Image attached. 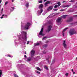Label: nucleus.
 <instances>
[{"instance_id":"46","label":"nucleus","mask_w":77,"mask_h":77,"mask_svg":"<svg viewBox=\"0 0 77 77\" xmlns=\"http://www.w3.org/2000/svg\"><path fill=\"white\" fill-rule=\"evenodd\" d=\"M1 3H2V0L0 1V4Z\"/></svg>"},{"instance_id":"13","label":"nucleus","mask_w":77,"mask_h":77,"mask_svg":"<svg viewBox=\"0 0 77 77\" xmlns=\"http://www.w3.org/2000/svg\"><path fill=\"white\" fill-rule=\"evenodd\" d=\"M5 16V18H7V17H8V16L7 15H5V14H3L2 15V17H0V18H1V19H2V18H3Z\"/></svg>"},{"instance_id":"36","label":"nucleus","mask_w":77,"mask_h":77,"mask_svg":"<svg viewBox=\"0 0 77 77\" xmlns=\"http://www.w3.org/2000/svg\"><path fill=\"white\" fill-rule=\"evenodd\" d=\"M65 75H66V76H67V75H68V73H66V74H65Z\"/></svg>"},{"instance_id":"21","label":"nucleus","mask_w":77,"mask_h":77,"mask_svg":"<svg viewBox=\"0 0 77 77\" xmlns=\"http://www.w3.org/2000/svg\"><path fill=\"white\" fill-rule=\"evenodd\" d=\"M70 5H65L63 6V8H66V7H69V6H70Z\"/></svg>"},{"instance_id":"47","label":"nucleus","mask_w":77,"mask_h":77,"mask_svg":"<svg viewBox=\"0 0 77 77\" xmlns=\"http://www.w3.org/2000/svg\"><path fill=\"white\" fill-rule=\"evenodd\" d=\"M47 0H44V2H46Z\"/></svg>"},{"instance_id":"31","label":"nucleus","mask_w":77,"mask_h":77,"mask_svg":"<svg viewBox=\"0 0 77 77\" xmlns=\"http://www.w3.org/2000/svg\"><path fill=\"white\" fill-rule=\"evenodd\" d=\"M27 43H26V44H27V45H28V44H29L30 42V41H27Z\"/></svg>"},{"instance_id":"48","label":"nucleus","mask_w":77,"mask_h":77,"mask_svg":"<svg viewBox=\"0 0 77 77\" xmlns=\"http://www.w3.org/2000/svg\"><path fill=\"white\" fill-rule=\"evenodd\" d=\"M65 1H63V3H65Z\"/></svg>"},{"instance_id":"11","label":"nucleus","mask_w":77,"mask_h":77,"mask_svg":"<svg viewBox=\"0 0 77 77\" xmlns=\"http://www.w3.org/2000/svg\"><path fill=\"white\" fill-rule=\"evenodd\" d=\"M57 4L58 5H55L54 6V8H57V7H59V6H60V5H61V4H60V2H58Z\"/></svg>"},{"instance_id":"43","label":"nucleus","mask_w":77,"mask_h":77,"mask_svg":"<svg viewBox=\"0 0 77 77\" xmlns=\"http://www.w3.org/2000/svg\"><path fill=\"white\" fill-rule=\"evenodd\" d=\"M37 58H38V59H40V57L38 56L37 57Z\"/></svg>"},{"instance_id":"16","label":"nucleus","mask_w":77,"mask_h":77,"mask_svg":"<svg viewBox=\"0 0 77 77\" xmlns=\"http://www.w3.org/2000/svg\"><path fill=\"white\" fill-rule=\"evenodd\" d=\"M68 28H65L63 31V36H64V32H65V31H66L67 29H68Z\"/></svg>"},{"instance_id":"23","label":"nucleus","mask_w":77,"mask_h":77,"mask_svg":"<svg viewBox=\"0 0 77 77\" xmlns=\"http://www.w3.org/2000/svg\"><path fill=\"white\" fill-rule=\"evenodd\" d=\"M39 45V44L38 43H37L35 44V46H38V45Z\"/></svg>"},{"instance_id":"14","label":"nucleus","mask_w":77,"mask_h":77,"mask_svg":"<svg viewBox=\"0 0 77 77\" xmlns=\"http://www.w3.org/2000/svg\"><path fill=\"white\" fill-rule=\"evenodd\" d=\"M53 9V6H51L48 8V11H50Z\"/></svg>"},{"instance_id":"28","label":"nucleus","mask_w":77,"mask_h":77,"mask_svg":"<svg viewBox=\"0 0 77 77\" xmlns=\"http://www.w3.org/2000/svg\"><path fill=\"white\" fill-rule=\"evenodd\" d=\"M75 1L74 0H71L70 1H69V2H71L72 3H74V2Z\"/></svg>"},{"instance_id":"3","label":"nucleus","mask_w":77,"mask_h":77,"mask_svg":"<svg viewBox=\"0 0 77 77\" xmlns=\"http://www.w3.org/2000/svg\"><path fill=\"white\" fill-rule=\"evenodd\" d=\"M76 33H77V31L74 29H71L69 31V34L70 35H72Z\"/></svg>"},{"instance_id":"6","label":"nucleus","mask_w":77,"mask_h":77,"mask_svg":"<svg viewBox=\"0 0 77 77\" xmlns=\"http://www.w3.org/2000/svg\"><path fill=\"white\" fill-rule=\"evenodd\" d=\"M43 12V10L42 9H40L38 10L37 11V15L38 16H39V15H41V14H42Z\"/></svg>"},{"instance_id":"27","label":"nucleus","mask_w":77,"mask_h":77,"mask_svg":"<svg viewBox=\"0 0 77 77\" xmlns=\"http://www.w3.org/2000/svg\"><path fill=\"white\" fill-rule=\"evenodd\" d=\"M2 74V71L1 70H0V77H1Z\"/></svg>"},{"instance_id":"32","label":"nucleus","mask_w":77,"mask_h":77,"mask_svg":"<svg viewBox=\"0 0 77 77\" xmlns=\"http://www.w3.org/2000/svg\"><path fill=\"white\" fill-rule=\"evenodd\" d=\"M72 72L73 73V74H75V72H74V71L73 70V69H72Z\"/></svg>"},{"instance_id":"5","label":"nucleus","mask_w":77,"mask_h":77,"mask_svg":"<svg viewBox=\"0 0 77 77\" xmlns=\"http://www.w3.org/2000/svg\"><path fill=\"white\" fill-rule=\"evenodd\" d=\"M62 20V19L61 18H58V19L56 20V22L57 24H60V23H61V22H62V21H61V20Z\"/></svg>"},{"instance_id":"22","label":"nucleus","mask_w":77,"mask_h":77,"mask_svg":"<svg viewBox=\"0 0 77 77\" xmlns=\"http://www.w3.org/2000/svg\"><path fill=\"white\" fill-rule=\"evenodd\" d=\"M14 10V7H12L11 9V11H13Z\"/></svg>"},{"instance_id":"19","label":"nucleus","mask_w":77,"mask_h":77,"mask_svg":"<svg viewBox=\"0 0 77 77\" xmlns=\"http://www.w3.org/2000/svg\"><path fill=\"white\" fill-rule=\"evenodd\" d=\"M43 7V5L42 4H41L39 5V9H42Z\"/></svg>"},{"instance_id":"37","label":"nucleus","mask_w":77,"mask_h":77,"mask_svg":"<svg viewBox=\"0 0 77 77\" xmlns=\"http://www.w3.org/2000/svg\"><path fill=\"white\" fill-rule=\"evenodd\" d=\"M38 74H40V72H39L38 71H37L36 72Z\"/></svg>"},{"instance_id":"24","label":"nucleus","mask_w":77,"mask_h":77,"mask_svg":"<svg viewBox=\"0 0 77 77\" xmlns=\"http://www.w3.org/2000/svg\"><path fill=\"white\" fill-rule=\"evenodd\" d=\"M36 69L37 70H39V71H41L42 70V69H41L38 67H37Z\"/></svg>"},{"instance_id":"26","label":"nucleus","mask_w":77,"mask_h":77,"mask_svg":"<svg viewBox=\"0 0 77 77\" xmlns=\"http://www.w3.org/2000/svg\"><path fill=\"white\" fill-rule=\"evenodd\" d=\"M66 15H64L62 16V17H63V18L64 19V18H66Z\"/></svg>"},{"instance_id":"1","label":"nucleus","mask_w":77,"mask_h":77,"mask_svg":"<svg viewBox=\"0 0 77 77\" xmlns=\"http://www.w3.org/2000/svg\"><path fill=\"white\" fill-rule=\"evenodd\" d=\"M21 34L20 35V37H19V40H21L23 41V44H26V41L27 40V35H26V32L22 31L21 32Z\"/></svg>"},{"instance_id":"8","label":"nucleus","mask_w":77,"mask_h":77,"mask_svg":"<svg viewBox=\"0 0 77 77\" xmlns=\"http://www.w3.org/2000/svg\"><path fill=\"white\" fill-rule=\"evenodd\" d=\"M52 27V26H51V25L48 26V32H50V31L51 30Z\"/></svg>"},{"instance_id":"45","label":"nucleus","mask_w":77,"mask_h":77,"mask_svg":"<svg viewBox=\"0 0 77 77\" xmlns=\"http://www.w3.org/2000/svg\"><path fill=\"white\" fill-rule=\"evenodd\" d=\"M44 51H44V52H43V53L44 54H45L46 53L45 52H44Z\"/></svg>"},{"instance_id":"33","label":"nucleus","mask_w":77,"mask_h":77,"mask_svg":"<svg viewBox=\"0 0 77 77\" xmlns=\"http://www.w3.org/2000/svg\"><path fill=\"white\" fill-rule=\"evenodd\" d=\"M46 14V12H44L43 14V15H45V14Z\"/></svg>"},{"instance_id":"12","label":"nucleus","mask_w":77,"mask_h":77,"mask_svg":"<svg viewBox=\"0 0 77 77\" xmlns=\"http://www.w3.org/2000/svg\"><path fill=\"white\" fill-rule=\"evenodd\" d=\"M63 45L64 48H66V47L67 45L66 44V43H65V40H64Z\"/></svg>"},{"instance_id":"30","label":"nucleus","mask_w":77,"mask_h":77,"mask_svg":"<svg viewBox=\"0 0 77 77\" xmlns=\"http://www.w3.org/2000/svg\"><path fill=\"white\" fill-rule=\"evenodd\" d=\"M39 3H42V1H38Z\"/></svg>"},{"instance_id":"25","label":"nucleus","mask_w":77,"mask_h":77,"mask_svg":"<svg viewBox=\"0 0 77 77\" xmlns=\"http://www.w3.org/2000/svg\"><path fill=\"white\" fill-rule=\"evenodd\" d=\"M5 56L7 57H11V56L9 54L6 55Z\"/></svg>"},{"instance_id":"41","label":"nucleus","mask_w":77,"mask_h":77,"mask_svg":"<svg viewBox=\"0 0 77 77\" xmlns=\"http://www.w3.org/2000/svg\"><path fill=\"white\" fill-rule=\"evenodd\" d=\"M45 38H46V37H44L43 38V40H44V39H45Z\"/></svg>"},{"instance_id":"20","label":"nucleus","mask_w":77,"mask_h":77,"mask_svg":"<svg viewBox=\"0 0 77 77\" xmlns=\"http://www.w3.org/2000/svg\"><path fill=\"white\" fill-rule=\"evenodd\" d=\"M29 2H26V4L25 5L26 6V8H27V7H29Z\"/></svg>"},{"instance_id":"51","label":"nucleus","mask_w":77,"mask_h":77,"mask_svg":"<svg viewBox=\"0 0 77 77\" xmlns=\"http://www.w3.org/2000/svg\"><path fill=\"white\" fill-rule=\"evenodd\" d=\"M45 25H46L45 24L44 25V26H45Z\"/></svg>"},{"instance_id":"4","label":"nucleus","mask_w":77,"mask_h":77,"mask_svg":"<svg viewBox=\"0 0 77 77\" xmlns=\"http://www.w3.org/2000/svg\"><path fill=\"white\" fill-rule=\"evenodd\" d=\"M44 30V26H42L41 28V30L39 33V35H41V36H44L45 34L43 33V30Z\"/></svg>"},{"instance_id":"52","label":"nucleus","mask_w":77,"mask_h":77,"mask_svg":"<svg viewBox=\"0 0 77 77\" xmlns=\"http://www.w3.org/2000/svg\"><path fill=\"white\" fill-rule=\"evenodd\" d=\"M75 17H77V15H75Z\"/></svg>"},{"instance_id":"18","label":"nucleus","mask_w":77,"mask_h":77,"mask_svg":"<svg viewBox=\"0 0 77 77\" xmlns=\"http://www.w3.org/2000/svg\"><path fill=\"white\" fill-rule=\"evenodd\" d=\"M73 20V19H72V18H70V19H69V20H68V22H71V21H72V20Z\"/></svg>"},{"instance_id":"15","label":"nucleus","mask_w":77,"mask_h":77,"mask_svg":"<svg viewBox=\"0 0 77 77\" xmlns=\"http://www.w3.org/2000/svg\"><path fill=\"white\" fill-rule=\"evenodd\" d=\"M31 60H32V57H29L27 58L26 61L29 62V61H30Z\"/></svg>"},{"instance_id":"44","label":"nucleus","mask_w":77,"mask_h":77,"mask_svg":"<svg viewBox=\"0 0 77 77\" xmlns=\"http://www.w3.org/2000/svg\"><path fill=\"white\" fill-rule=\"evenodd\" d=\"M14 0H12V3L14 2Z\"/></svg>"},{"instance_id":"40","label":"nucleus","mask_w":77,"mask_h":77,"mask_svg":"<svg viewBox=\"0 0 77 77\" xmlns=\"http://www.w3.org/2000/svg\"><path fill=\"white\" fill-rule=\"evenodd\" d=\"M8 4V2H6L5 3V5H6Z\"/></svg>"},{"instance_id":"50","label":"nucleus","mask_w":77,"mask_h":77,"mask_svg":"<svg viewBox=\"0 0 77 77\" xmlns=\"http://www.w3.org/2000/svg\"><path fill=\"white\" fill-rule=\"evenodd\" d=\"M25 54H26V52H25Z\"/></svg>"},{"instance_id":"35","label":"nucleus","mask_w":77,"mask_h":77,"mask_svg":"<svg viewBox=\"0 0 77 77\" xmlns=\"http://www.w3.org/2000/svg\"><path fill=\"white\" fill-rule=\"evenodd\" d=\"M65 11V9H61L60 10V11Z\"/></svg>"},{"instance_id":"10","label":"nucleus","mask_w":77,"mask_h":77,"mask_svg":"<svg viewBox=\"0 0 77 77\" xmlns=\"http://www.w3.org/2000/svg\"><path fill=\"white\" fill-rule=\"evenodd\" d=\"M51 2H50V1H47V2L45 4V7H46V6H48V4H50Z\"/></svg>"},{"instance_id":"7","label":"nucleus","mask_w":77,"mask_h":77,"mask_svg":"<svg viewBox=\"0 0 77 77\" xmlns=\"http://www.w3.org/2000/svg\"><path fill=\"white\" fill-rule=\"evenodd\" d=\"M16 41H17V39H15L14 40V43L15 44V46L16 47H18V42H16Z\"/></svg>"},{"instance_id":"53","label":"nucleus","mask_w":77,"mask_h":77,"mask_svg":"<svg viewBox=\"0 0 77 77\" xmlns=\"http://www.w3.org/2000/svg\"><path fill=\"white\" fill-rule=\"evenodd\" d=\"M48 62L49 63V61H48Z\"/></svg>"},{"instance_id":"39","label":"nucleus","mask_w":77,"mask_h":77,"mask_svg":"<svg viewBox=\"0 0 77 77\" xmlns=\"http://www.w3.org/2000/svg\"><path fill=\"white\" fill-rule=\"evenodd\" d=\"M24 57H25V58H27V56H26V55H24Z\"/></svg>"},{"instance_id":"9","label":"nucleus","mask_w":77,"mask_h":77,"mask_svg":"<svg viewBox=\"0 0 77 77\" xmlns=\"http://www.w3.org/2000/svg\"><path fill=\"white\" fill-rule=\"evenodd\" d=\"M35 51L32 49L31 51L30 54L31 56H34Z\"/></svg>"},{"instance_id":"42","label":"nucleus","mask_w":77,"mask_h":77,"mask_svg":"<svg viewBox=\"0 0 77 77\" xmlns=\"http://www.w3.org/2000/svg\"><path fill=\"white\" fill-rule=\"evenodd\" d=\"M54 11H57V9H54Z\"/></svg>"},{"instance_id":"38","label":"nucleus","mask_w":77,"mask_h":77,"mask_svg":"<svg viewBox=\"0 0 77 77\" xmlns=\"http://www.w3.org/2000/svg\"><path fill=\"white\" fill-rule=\"evenodd\" d=\"M47 47V44L45 45L44 46V47Z\"/></svg>"},{"instance_id":"2","label":"nucleus","mask_w":77,"mask_h":77,"mask_svg":"<svg viewBox=\"0 0 77 77\" xmlns=\"http://www.w3.org/2000/svg\"><path fill=\"white\" fill-rule=\"evenodd\" d=\"M31 25V24L29 22H27L24 24L21 25V29H25V30H28L29 29V27Z\"/></svg>"},{"instance_id":"34","label":"nucleus","mask_w":77,"mask_h":77,"mask_svg":"<svg viewBox=\"0 0 77 77\" xmlns=\"http://www.w3.org/2000/svg\"><path fill=\"white\" fill-rule=\"evenodd\" d=\"M3 8H2V9L1 10V13H2V12H3Z\"/></svg>"},{"instance_id":"17","label":"nucleus","mask_w":77,"mask_h":77,"mask_svg":"<svg viewBox=\"0 0 77 77\" xmlns=\"http://www.w3.org/2000/svg\"><path fill=\"white\" fill-rule=\"evenodd\" d=\"M53 20H51L48 22V24H53Z\"/></svg>"},{"instance_id":"29","label":"nucleus","mask_w":77,"mask_h":77,"mask_svg":"<svg viewBox=\"0 0 77 77\" xmlns=\"http://www.w3.org/2000/svg\"><path fill=\"white\" fill-rule=\"evenodd\" d=\"M45 69H48V68L47 66H45Z\"/></svg>"},{"instance_id":"49","label":"nucleus","mask_w":77,"mask_h":77,"mask_svg":"<svg viewBox=\"0 0 77 77\" xmlns=\"http://www.w3.org/2000/svg\"><path fill=\"white\" fill-rule=\"evenodd\" d=\"M27 77H31L30 76H27Z\"/></svg>"}]
</instances>
